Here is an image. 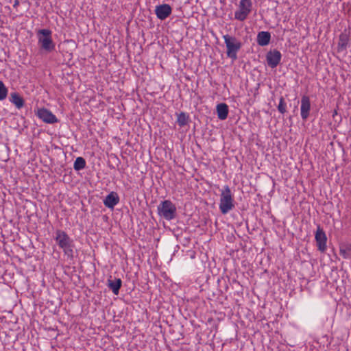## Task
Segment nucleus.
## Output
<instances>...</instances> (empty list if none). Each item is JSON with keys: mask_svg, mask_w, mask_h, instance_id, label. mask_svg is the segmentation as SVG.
<instances>
[{"mask_svg": "<svg viewBox=\"0 0 351 351\" xmlns=\"http://www.w3.org/2000/svg\"><path fill=\"white\" fill-rule=\"evenodd\" d=\"M55 240L60 249L62 250L64 254L68 259L72 260L74 257L75 243L73 240L67 234L66 232L62 230L56 231Z\"/></svg>", "mask_w": 351, "mask_h": 351, "instance_id": "f257e3e1", "label": "nucleus"}, {"mask_svg": "<svg viewBox=\"0 0 351 351\" xmlns=\"http://www.w3.org/2000/svg\"><path fill=\"white\" fill-rule=\"evenodd\" d=\"M38 45L41 52L50 53L55 50L56 43L52 38V32L49 29L37 30Z\"/></svg>", "mask_w": 351, "mask_h": 351, "instance_id": "f03ea898", "label": "nucleus"}, {"mask_svg": "<svg viewBox=\"0 0 351 351\" xmlns=\"http://www.w3.org/2000/svg\"><path fill=\"white\" fill-rule=\"evenodd\" d=\"M234 207V198L231 190L228 185H225L221 191L219 210L223 215L227 214Z\"/></svg>", "mask_w": 351, "mask_h": 351, "instance_id": "7ed1b4c3", "label": "nucleus"}, {"mask_svg": "<svg viewBox=\"0 0 351 351\" xmlns=\"http://www.w3.org/2000/svg\"><path fill=\"white\" fill-rule=\"evenodd\" d=\"M223 38L226 47L227 56L235 60L237 58V52L242 47V43L234 36L228 34L223 35Z\"/></svg>", "mask_w": 351, "mask_h": 351, "instance_id": "20e7f679", "label": "nucleus"}, {"mask_svg": "<svg viewBox=\"0 0 351 351\" xmlns=\"http://www.w3.org/2000/svg\"><path fill=\"white\" fill-rule=\"evenodd\" d=\"M158 214L167 221H171L176 217V206L170 200L162 201L157 206Z\"/></svg>", "mask_w": 351, "mask_h": 351, "instance_id": "39448f33", "label": "nucleus"}, {"mask_svg": "<svg viewBox=\"0 0 351 351\" xmlns=\"http://www.w3.org/2000/svg\"><path fill=\"white\" fill-rule=\"evenodd\" d=\"M252 8L251 0H241L239 10L234 12V18L240 21H245L250 14Z\"/></svg>", "mask_w": 351, "mask_h": 351, "instance_id": "423d86ee", "label": "nucleus"}, {"mask_svg": "<svg viewBox=\"0 0 351 351\" xmlns=\"http://www.w3.org/2000/svg\"><path fill=\"white\" fill-rule=\"evenodd\" d=\"M36 114L44 123L53 124L58 122V118L47 108H42L38 109Z\"/></svg>", "mask_w": 351, "mask_h": 351, "instance_id": "0eeeda50", "label": "nucleus"}, {"mask_svg": "<svg viewBox=\"0 0 351 351\" xmlns=\"http://www.w3.org/2000/svg\"><path fill=\"white\" fill-rule=\"evenodd\" d=\"M315 239L318 250L324 252L326 250L327 237L325 232L319 226H317Z\"/></svg>", "mask_w": 351, "mask_h": 351, "instance_id": "6e6552de", "label": "nucleus"}, {"mask_svg": "<svg viewBox=\"0 0 351 351\" xmlns=\"http://www.w3.org/2000/svg\"><path fill=\"white\" fill-rule=\"evenodd\" d=\"M281 58V53L277 49L270 50L266 55L267 65L271 69L276 68L279 64Z\"/></svg>", "mask_w": 351, "mask_h": 351, "instance_id": "1a4fd4ad", "label": "nucleus"}, {"mask_svg": "<svg viewBox=\"0 0 351 351\" xmlns=\"http://www.w3.org/2000/svg\"><path fill=\"white\" fill-rule=\"evenodd\" d=\"M300 116L303 121H306L310 115L311 108L310 98L307 95H303L301 98Z\"/></svg>", "mask_w": 351, "mask_h": 351, "instance_id": "9d476101", "label": "nucleus"}, {"mask_svg": "<svg viewBox=\"0 0 351 351\" xmlns=\"http://www.w3.org/2000/svg\"><path fill=\"white\" fill-rule=\"evenodd\" d=\"M172 9L169 4H162L156 7L155 13L158 19L165 20L170 16Z\"/></svg>", "mask_w": 351, "mask_h": 351, "instance_id": "9b49d317", "label": "nucleus"}, {"mask_svg": "<svg viewBox=\"0 0 351 351\" xmlns=\"http://www.w3.org/2000/svg\"><path fill=\"white\" fill-rule=\"evenodd\" d=\"M119 197L116 192H110L104 199V204L108 208H114L119 203Z\"/></svg>", "mask_w": 351, "mask_h": 351, "instance_id": "f8f14e48", "label": "nucleus"}, {"mask_svg": "<svg viewBox=\"0 0 351 351\" xmlns=\"http://www.w3.org/2000/svg\"><path fill=\"white\" fill-rule=\"evenodd\" d=\"M271 40V34L269 32L262 31L258 33L256 41L260 46L267 45Z\"/></svg>", "mask_w": 351, "mask_h": 351, "instance_id": "ddd939ff", "label": "nucleus"}, {"mask_svg": "<svg viewBox=\"0 0 351 351\" xmlns=\"http://www.w3.org/2000/svg\"><path fill=\"white\" fill-rule=\"evenodd\" d=\"M122 285V280L120 278L114 280L108 279L107 282L108 287L112 291L114 295H118L119 289Z\"/></svg>", "mask_w": 351, "mask_h": 351, "instance_id": "4468645a", "label": "nucleus"}, {"mask_svg": "<svg viewBox=\"0 0 351 351\" xmlns=\"http://www.w3.org/2000/svg\"><path fill=\"white\" fill-rule=\"evenodd\" d=\"M10 101L13 104L17 109L22 108L25 105V101L18 93L14 92L10 94Z\"/></svg>", "mask_w": 351, "mask_h": 351, "instance_id": "2eb2a0df", "label": "nucleus"}, {"mask_svg": "<svg viewBox=\"0 0 351 351\" xmlns=\"http://www.w3.org/2000/svg\"><path fill=\"white\" fill-rule=\"evenodd\" d=\"M217 117L220 120H225L228 115V106L226 104L221 103L217 104Z\"/></svg>", "mask_w": 351, "mask_h": 351, "instance_id": "dca6fc26", "label": "nucleus"}, {"mask_svg": "<svg viewBox=\"0 0 351 351\" xmlns=\"http://www.w3.org/2000/svg\"><path fill=\"white\" fill-rule=\"evenodd\" d=\"M339 254L343 258H350L351 257V245L343 243L339 246Z\"/></svg>", "mask_w": 351, "mask_h": 351, "instance_id": "f3484780", "label": "nucleus"}, {"mask_svg": "<svg viewBox=\"0 0 351 351\" xmlns=\"http://www.w3.org/2000/svg\"><path fill=\"white\" fill-rule=\"evenodd\" d=\"M349 38L346 34H341L339 37L337 47L339 51H343L347 49Z\"/></svg>", "mask_w": 351, "mask_h": 351, "instance_id": "a211bd4d", "label": "nucleus"}, {"mask_svg": "<svg viewBox=\"0 0 351 351\" xmlns=\"http://www.w3.org/2000/svg\"><path fill=\"white\" fill-rule=\"evenodd\" d=\"M86 167V161L82 157H77L73 165V168L76 171H80L84 169Z\"/></svg>", "mask_w": 351, "mask_h": 351, "instance_id": "6ab92c4d", "label": "nucleus"}, {"mask_svg": "<svg viewBox=\"0 0 351 351\" xmlns=\"http://www.w3.org/2000/svg\"><path fill=\"white\" fill-rule=\"evenodd\" d=\"M189 116L184 112H180L178 114L177 123L180 127L186 125L188 123Z\"/></svg>", "mask_w": 351, "mask_h": 351, "instance_id": "aec40b11", "label": "nucleus"}, {"mask_svg": "<svg viewBox=\"0 0 351 351\" xmlns=\"http://www.w3.org/2000/svg\"><path fill=\"white\" fill-rule=\"evenodd\" d=\"M8 93V88L5 86L3 82L1 80H0V101H2L7 97Z\"/></svg>", "mask_w": 351, "mask_h": 351, "instance_id": "412c9836", "label": "nucleus"}, {"mask_svg": "<svg viewBox=\"0 0 351 351\" xmlns=\"http://www.w3.org/2000/svg\"><path fill=\"white\" fill-rule=\"evenodd\" d=\"M287 104L283 97H281L279 100L278 110L281 114H285L287 111Z\"/></svg>", "mask_w": 351, "mask_h": 351, "instance_id": "4be33fe9", "label": "nucleus"}, {"mask_svg": "<svg viewBox=\"0 0 351 351\" xmlns=\"http://www.w3.org/2000/svg\"><path fill=\"white\" fill-rule=\"evenodd\" d=\"M19 5V0H15L14 1V5H13V7L16 8Z\"/></svg>", "mask_w": 351, "mask_h": 351, "instance_id": "5701e85b", "label": "nucleus"}]
</instances>
